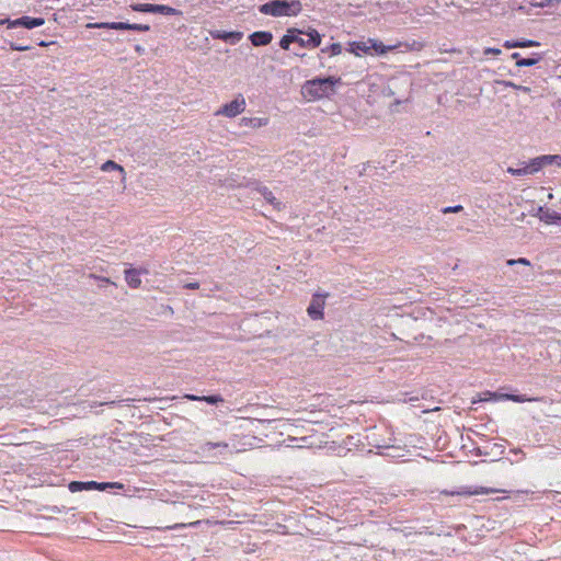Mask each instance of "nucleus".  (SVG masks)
<instances>
[{
	"label": "nucleus",
	"mask_w": 561,
	"mask_h": 561,
	"mask_svg": "<svg viewBox=\"0 0 561 561\" xmlns=\"http://www.w3.org/2000/svg\"><path fill=\"white\" fill-rule=\"evenodd\" d=\"M560 215L561 214H559L550 208H545L541 206L538 207V211H537V216L539 217V219L548 225L560 222Z\"/></svg>",
	"instance_id": "10"
},
{
	"label": "nucleus",
	"mask_w": 561,
	"mask_h": 561,
	"mask_svg": "<svg viewBox=\"0 0 561 561\" xmlns=\"http://www.w3.org/2000/svg\"><path fill=\"white\" fill-rule=\"evenodd\" d=\"M93 27L98 28H111V30H130V31H138V32H148L150 30V26L148 24H137V23H125V22H102V23H95L92 25Z\"/></svg>",
	"instance_id": "5"
},
{
	"label": "nucleus",
	"mask_w": 561,
	"mask_h": 561,
	"mask_svg": "<svg viewBox=\"0 0 561 561\" xmlns=\"http://www.w3.org/2000/svg\"><path fill=\"white\" fill-rule=\"evenodd\" d=\"M8 23L9 27H18L23 26L25 28H34L42 26L45 23V20L43 18H32V16H22L16 20H0V25Z\"/></svg>",
	"instance_id": "6"
},
{
	"label": "nucleus",
	"mask_w": 561,
	"mask_h": 561,
	"mask_svg": "<svg viewBox=\"0 0 561 561\" xmlns=\"http://www.w3.org/2000/svg\"><path fill=\"white\" fill-rule=\"evenodd\" d=\"M107 488H123L121 483L117 482H103L99 483L95 481H88V482H81V481H72L69 483V490L71 492H79L83 490H100L103 491Z\"/></svg>",
	"instance_id": "4"
},
{
	"label": "nucleus",
	"mask_w": 561,
	"mask_h": 561,
	"mask_svg": "<svg viewBox=\"0 0 561 561\" xmlns=\"http://www.w3.org/2000/svg\"><path fill=\"white\" fill-rule=\"evenodd\" d=\"M507 264L508 265L523 264V265L529 266L530 262L527 259L520 257V259H517V260H508Z\"/></svg>",
	"instance_id": "32"
},
{
	"label": "nucleus",
	"mask_w": 561,
	"mask_h": 561,
	"mask_svg": "<svg viewBox=\"0 0 561 561\" xmlns=\"http://www.w3.org/2000/svg\"><path fill=\"white\" fill-rule=\"evenodd\" d=\"M495 492H496V490L490 489V488H484V486H477V488L463 486L458 491L445 492V493L450 494V495L471 496V495H480V494H492Z\"/></svg>",
	"instance_id": "8"
},
{
	"label": "nucleus",
	"mask_w": 561,
	"mask_h": 561,
	"mask_svg": "<svg viewBox=\"0 0 561 561\" xmlns=\"http://www.w3.org/2000/svg\"><path fill=\"white\" fill-rule=\"evenodd\" d=\"M515 42H506L505 46L508 47V45H513Z\"/></svg>",
	"instance_id": "41"
},
{
	"label": "nucleus",
	"mask_w": 561,
	"mask_h": 561,
	"mask_svg": "<svg viewBox=\"0 0 561 561\" xmlns=\"http://www.w3.org/2000/svg\"><path fill=\"white\" fill-rule=\"evenodd\" d=\"M368 47L366 46L365 43H352L351 44V51L354 53L355 55L357 56H360L362 53H367L368 51Z\"/></svg>",
	"instance_id": "23"
},
{
	"label": "nucleus",
	"mask_w": 561,
	"mask_h": 561,
	"mask_svg": "<svg viewBox=\"0 0 561 561\" xmlns=\"http://www.w3.org/2000/svg\"><path fill=\"white\" fill-rule=\"evenodd\" d=\"M39 45H41V46H47V43H45V42H41V43H39Z\"/></svg>",
	"instance_id": "42"
},
{
	"label": "nucleus",
	"mask_w": 561,
	"mask_h": 561,
	"mask_svg": "<svg viewBox=\"0 0 561 561\" xmlns=\"http://www.w3.org/2000/svg\"><path fill=\"white\" fill-rule=\"evenodd\" d=\"M507 172L515 176H523V175L529 174L526 165L523 168H518V169L510 167L507 169Z\"/></svg>",
	"instance_id": "27"
},
{
	"label": "nucleus",
	"mask_w": 561,
	"mask_h": 561,
	"mask_svg": "<svg viewBox=\"0 0 561 561\" xmlns=\"http://www.w3.org/2000/svg\"><path fill=\"white\" fill-rule=\"evenodd\" d=\"M101 170L104 171V172H110V171H113V170H117L122 174H125V171H124L123 167L117 164L116 162H114L112 160H107L106 162H104L101 165Z\"/></svg>",
	"instance_id": "20"
},
{
	"label": "nucleus",
	"mask_w": 561,
	"mask_h": 561,
	"mask_svg": "<svg viewBox=\"0 0 561 561\" xmlns=\"http://www.w3.org/2000/svg\"><path fill=\"white\" fill-rule=\"evenodd\" d=\"M295 442L300 443L299 445H297V447H306L307 443H308V438L305 436L297 438V437H294L290 434H288L287 438L283 439V444H285L286 447H295V445H294Z\"/></svg>",
	"instance_id": "19"
},
{
	"label": "nucleus",
	"mask_w": 561,
	"mask_h": 561,
	"mask_svg": "<svg viewBox=\"0 0 561 561\" xmlns=\"http://www.w3.org/2000/svg\"><path fill=\"white\" fill-rule=\"evenodd\" d=\"M287 426H293V424L290 423V420L283 419V427H287Z\"/></svg>",
	"instance_id": "38"
},
{
	"label": "nucleus",
	"mask_w": 561,
	"mask_h": 561,
	"mask_svg": "<svg viewBox=\"0 0 561 561\" xmlns=\"http://www.w3.org/2000/svg\"><path fill=\"white\" fill-rule=\"evenodd\" d=\"M485 398L482 400L493 399V400H511L514 402H528V401H538L537 398H527L526 396H518V394H508V393H496V392H490L486 391L484 393Z\"/></svg>",
	"instance_id": "7"
},
{
	"label": "nucleus",
	"mask_w": 561,
	"mask_h": 561,
	"mask_svg": "<svg viewBox=\"0 0 561 561\" xmlns=\"http://www.w3.org/2000/svg\"><path fill=\"white\" fill-rule=\"evenodd\" d=\"M262 195L271 204H274V202L276 201V198L273 195V193L271 191H268L266 187L262 191Z\"/></svg>",
	"instance_id": "31"
},
{
	"label": "nucleus",
	"mask_w": 561,
	"mask_h": 561,
	"mask_svg": "<svg viewBox=\"0 0 561 561\" xmlns=\"http://www.w3.org/2000/svg\"><path fill=\"white\" fill-rule=\"evenodd\" d=\"M247 107L245 99L239 94L230 103L222 105L215 115L226 116L229 118L236 117L237 115L244 112Z\"/></svg>",
	"instance_id": "3"
},
{
	"label": "nucleus",
	"mask_w": 561,
	"mask_h": 561,
	"mask_svg": "<svg viewBox=\"0 0 561 561\" xmlns=\"http://www.w3.org/2000/svg\"><path fill=\"white\" fill-rule=\"evenodd\" d=\"M542 167L554 163V154H545L539 157Z\"/></svg>",
	"instance_id": "29"
},
{
	"label": "nucleus",
	"mask_w": 561,
	"mask_h": 561,
	"mask_svg": "<svg viewBox=\"0 0 561 561\" xmlns=\"http://www.w3.org/2000/svg\"><path fill=\"white\" fill-rule=\"evenodd\" d=\"M213 38L224 39L231 44H236L241 41L243 34L241 32H226V31H214L210 33Z\"/></svg>",
	"instance_id": "11"
},
{
	"label": "nucleus",
	"mask_w": 561,
	"mask_h": 561,
	"mask_svg": "<svg viewBox=\"0 0 561 561\" xmlns=\"http://www.w3.org/2000/svg\"><path fill=\"white\" fill-rule=\"evenodd\" d=\"M560 224H561V214H560Z\"/></svg>",
	"instance_id": "43"
},
{
	"label": "nucleus",
	"mask_w": 561,
	"mask_h": 561,
	"mask_svg": "<svg viewBox=\"0 0 561 561\" xmlns=\"http://www.w3.org/2000/svg\"><path fill=\"white\" fill-rule=\"evenodd\" d=\"M321 44L320 34L310 28L304 32L298 28H288L287 33L283 35V49L290 50L291 46L297 45L299 48H316Z\"/></svg>",
	"instance_id": "2"
},
{
	"label": "nucleus",
	"mask_w": 561,
	"mask_h": 561,
	"mask_svg": "<svg viewBox=\"0 0 561 561\" xmlns=\"http://www.w3.org/2000/svg\"><path fill=\"white\" fill-rule=\"evenodd\" d=\"M559 2H561V0H548L546 3L542 2L539 5L545 7V5L554 4V3H559Z\"/></svg>",
	"instance_id": "36"
},
{
	"label": "nucleus",
	"mask_w": 561,
	"mask_h": 561,
	"mask_svg": "<svg viewBox=\"0 0 561 561\" xmlns=\"http://www.w3.org/2000/svg\"><path fill=\"white\" fill-rule=\"evenodd\" d=\"M239 125L247 128H259L266 125V119L261 117H242Z\"/></svg>",
	"instance_id": "14"
},
{
	"label": "nucleus",
	"mask_w": 561,
	"mask_h": 561,
	"mask_svg": "<svg viewBox=\"0 0 561 561\" xmlns=\"http://www.w3.org/2000/svg\"><path fill=\"white\" fill-rule=\"evenodd\" d=\"M512 58H513V59H516V61H517L518 59H522L518 53H514V54L512 55Z\"/></svg>",
	"instance_id": "39"
},
{
	"label": "nucleus",
	"mask_w": 561,
	"mask_h": 561,
	"mask_svg": "<svg viewBox=\"0 0 561 561\" xmlns=\"http://www.w3.org/2000/svg\"><path fill=\"white\" fill-rule=\"evenodd\" d=\"M462 209H463V207L461 205L448 206V207H444L442 209V213L443 214L460 213Z\"/></svg>",
	"instance_id": "30"
},
{
	"label": "nucleus",
	"mask_w": 561,
	"mask_h": 561,
	"mask_svg": "<svg viewBox=\"0 0 561 561\" xmlns=\"http://www.w3.org/2000/svg\"><path fill=\"white\" fill-rule=\"evenodd\" d=\"M301 10V4L297 0L290 2L283 0V15H296Z\"/></svg>",
	"instance_id": "16"
},
{
	"label": "nucleus",
	"mask_w": 561,
	"mask_h": 561,
	"mask_svg": "<svg viewBox=\"0 0 561 561\" xmlns=\"http://www.w3.org/2000/svg\"><path fill=\"white\" fill-rule=\"evenodd\" d=\"M260 11L265 14H272L274 16L280 15V0H274L271 3H265L261 7Z\"/></svg>",
	"instance_id": "18"
},
{
	"label": "nucleus",
	"mask_w": 561,
	"mask_h": 561,
	"mask_svg": "<svg viewBox=\"0 0 561 561\" xmlns=\"http://www.w3.org/2000/svg\"><path fill=\"white\" fill-rule=\"evenodd\" d=\"M185 398L192 401H205L209 404H217L224 401L221 396L214 394V396H195V394H185Z\"/></svg>",
	"instance_id": "17"
},
{
	"label": "nucleus",
	"mask_w": 561,
	"mask_h": 561,
	"mask_svg": "<svg viewBox=\"0 0 561 561\" xmlns=\"http://www.w3.org/2000/svg\"><path fill=\"white\" fill-rule=\"evenodd\" d=\"M10 47H11V49H13V50H18V51H26V50H28V49H30V47H28V46H20V45H16V44H14V43H11V44H10Z\"/></svg>",
	"instance_id": "33"
},
{
	"label": "nucleus",
	"mask_w": 561,
	"mask_h": 561,
	"mask_svg": "<svg viewBox=\"0 0 561 561\" xmlns=\"http://www.w3.org/2000/svg\"><path fill=\"white\" fill-rule=\"evenodd\" d=\"M150 13H160L163 15H180L181 11L164 4H151Z\"/></svg>",
	"instance_id": "15"
},
{
	"label": "nucleus",
	"mask_w": 561,
	"mask_h": 561,
	"mask_svg": "<svg viewBox=\"0 0 561 561\" xmlns=\"http://www.w3.org/2000/svg\"><path fill=\"white\" fill-rule=\"evenodd\" d=\"M214 448L228 449L229 445L227 443H211V442H207V443H205L204 445L201 446V449L204 453H208V451H210Z\"/></svg>",
	"instance_id": "21"
},
{
	"label": "nucleus",
	"mask_w": 561,
	"mask_h": 561,
	"mask_svg": "<svg viewBox=\"0 0 561 561\" xmlns=\"http://www.w3.org/2000/svg\"><path fill=\"white\" fill-rule=\"evenodd\" d=\"M273 36L270 32H254L250 35L251 43L254 46H263L271 43Z\"/></svg>",
	"instance_id": "13"
},
{
	"label": "nucleus",
	"mask_w": 561,
	"mask_h": 561,
	"mask_svg": "<svg viewBox=\"0 0 561 561\" xmlns=\"http://www.w3.org/2000/svg\"><path fill=\"white\" fill-rule=\"evenodd\" d=\"M321 51L322 53H328L331 56H336V55H340L342 53V45L339 44V43H334V44H331L330 46H328L325 48H322Z\"/></svg>",
	"instance_id": "24"
},
{
	"label": "nucleus",
	"mask_w": 561,
	"mask_h": 561,
	"mask_svg": "<svg viewBox=\"0 0 561 561\" xmlns=\"http://www.w3.org/2000/svg\"><path fill=\"white\" fill-rule=\"evenodd\" d=\"M184 287L187 289H197V288H199V283H197V282L186 283L184 285Z\"/></svg>",
	"instance_id": "34"
},
{
	"label": "nucleus",
	"mask_w": 561,
	"mask_h": 561,
	"mask_svg": "<svg viewBox=\"0 0 561 561\" xmlns=\"http://www.w3.org/2000/svg\"><path fill=\"white\" fill-rule=\"evenodd\" d=\"M141 271L136 268H128L125 271V280L131 288H138L141 285L140 279Z\"/></svg>",
	"instance_id": "12"
},
{
	"label": "nucleus",
	"mask_w": 561,
	"mask_h": 561,
	"mask_svg": "<svg viewBox=\"0 0 561 561\" xmlns=\"http://www.w3.org/2000/svg\"><path fill=\"white\" fill-rule=\"evenodd\" d=\"M500 53H501V50H500V49H497V48H488V49H485V51H484V54H485V55H488V54H494V55H497V54H500Z\"/></svg>",
	"instance_id": "35"
},
{
	"label": "nucleus",
	"mask_w": 561,
	"mask_h": 561,
	"mask_svg": "<svg viewBox=\"0 0 561 561\" xmlns=\"http://www.w3.org/2000/svg\"><path fill=\"white\" fill-rule=\"evenodd\" d=\"M341 83L340 77L314 78L307 80L301 87V95L308 102L330 99Z\"/></svg>",
	"instance_id": "1"
},
{
	"label": "nucleus",
	"mask_w": 561,
	"mask_h": 561,
	"mask_svg": "<svg viewBox=\"0 0 561 561\" xmlns=\"http://www.w3.org/2000/svg\"><path fill=\"white\" fill-rule=\"evenodd\" d=\"M554 164L561 168V156L554 154Z\"/></svg>",
	"instance_id": "37"
},
{
	"label": "nucleus",
	"mask_w": 561,
	"mask_h": 561,
	"mask_svg": "<svg viewBox=\"0 0 561 561\" xmlns=\"http://www.w3.org/2000/svg\"><path fill=\"white\" fill-rule=\"evenodd\" d=\"M323 299L319 296H314L311 300L309 307L307 308V312L309 317L313 320H319L323 318Z\"/></svg>",
	"instance_id": "9"
},
{
	"label": "nucleus",
	"mask_w": 561,
	"mask_h": 561,
	"mask_svg": "<svg viewBox=\"0 0 561 561\" xmlns=\"http://www.w3.org/2000/svg\"><path fill=\"white\" fill-rule=\"evenodd\" d=\"M526 167L529 174L536 173L543 168L539 157L533 159Z\"/></svg>",
	"instance_id": "22"
},
{
	"label": "nucleus",
	"mask_w": 561,
	"mask_h": 561,
	"mask_svg": "<svg viewBox=\"0 0 561 561\" xmlns=\"http://www.w3.org/2000/svg\"><path fill=\"white\" fill-rule=\"evenodd\" d=\"M293 50H294V54H295L296 56H304V55H305V54H302V53H299L298 50H295V48H293Z\"/></svg>",
	"instance_id": "40"
},
{
	"label": "nucleus",
	"mask_w": 561,
	"mask_h": 561,
	"mask_svg": "<svg viewBox=\"0 0 561 561\" xmlns=\"http://www.w3.org/2000/svg\"><path fill=\"white\" fill-rule=\"evenodd\" d=\"M539 57L537 58H522L516 61V66L518 67H530L536 65L539 61Z\"/></svg>",
	"instance_id": "26"
},
{
	"label": "nucleus",
	"mask_w": 561,
	"mask_h": 561,
	"mask_svg": "<svg viewBox=\"0 0 561 561\" xmlns=\"http://www.w3.org/2000/svg\"><path fill=\"white\" fill-rule=\"evenodd\" d=\"M538 43L534 41H526V42H515L513 45H508V48L512 47H530V46H537Z\"/></svg>",
	"instance_id": "28"
},
{
	"label": "nucleus",
	"mask_w": 561,
	"mask_h": 561,
	"mask_svg": "<svg viewBox=\"0 0 561 561\" xmlns=\"http://www.w3.org/2000/svg\"><path fill=\"white\" fill-rule=\"evenodd\" d=\"M151 3H135L130 4V9L135 12L150 13Z\"/></svg>",
	"instance_id": "25"
}]
</instances>
